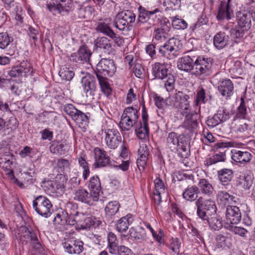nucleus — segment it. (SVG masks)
Returning <instances> with one entry per match:
<instances>
[{"label":"nucleus","mask_w":255,"mask_h":255,"mask_svg":"<svg viewBox=\"0 0 255 255\" xmlns=\"http://www.w3.org/2000/svg\"><path fill=\"white\" fill-rule=\"evenodd\" d=\"M188 53L191 54L190 52ZM195 56L192 54L184 55L178 61L177 67L179 70L192 74L203 79L212 73V62L207 58L199 57L194 61Z\"/></svg>","instance_id":"obj_1"},{"label":"nucleus","mask_w":255,"mask_h":255,"mask_svg":"<svg viewBox=\"0 0 255 255\" xmlns=\"http://www.w3.org/2000/svg\"><path fill=\"white\" fill-rule=\"evenodd\" d=\"M161 17V12L158 8L148 10L145 7L140 6L138 7L137 25L141 29L147 31L151 28V25L158 22Z\"/></svg>","instance_id":"obj_2"},{"label":"nucleus","mask_w":255,"mask_h":255,"mask_svg":"<svg viewBox=\"0 0 255 255\" xmlns=\"http://www.w3.org/2000/svg\"><path fill=\"white\" fill-rule=\"evenodd\" d=\"M189 96L182 91H178L167 99L169 104L180 109L183 115L191 111Z\"/></svg>","instance_id":"obj_3"},{"label":"nucleus","mask_w":255,"mask_h":255,"mask_svg":"<svg viewBox=\"0 0 255 255\" xmlns=\"http://www.w3.org/2000/svg\"><path fill=\"white\" fill-rule=\"evenodd\" d=\"M38 234V231L29 229L23 226L19 227L18 233V237L21 241L26 243L29 242L31 247L35 250H39L42 248Z\"/></svg>","instance_id":"obj_4"},{"label":"nucleus","mask_w":255,"mask_h":255,"mask_svg":"<svg viewBox=\"0 0 255 255\" xmlns=\"http://www.w3.org/2000/svg\"><path fill=\"white\" fill-rule=\"evenodd\" d=\"M137 113V110L132 107L124 110L119 124L122 130L128 131L137 124L138 119Z\"/></svg>","instance_id":"obj_5"},{"label":"nucleus","mask_w":255,"mask_h":255,"mask_svg":"<svg viewBox=\"0 0 255 255\" xmlns=\"http://www.w3.org/2000/svg\"><path fill=\"white\" fill-rule=\"evenodd\" d=\"M182 46L180 41L176 38H170L163 45L159 48V53L161 56L167 58L174 57L177 55V52Z\"/></svg>","instance_id":"obj_6"},{"label":"nucleus","mask_w":255,"mask_h":255,"mask_svg":"<svg viewBox=\"0 0 255 255\" xmlns=\"http://www.w3.org/2000/svg\"><path fill=\"white\" fill-rule=\"evenodd\" d=\"M33 208L41 216L48 218L51 214L53 209L50 200L43 196H38L33 201Z\"/></svg>","instance_id":"obj_7"},{"label":"nucleus","mask_w":255,"mask_h":255,"mask_svg":"<svg viewBox=\"0 0 255 255\" xmlns=\"http://www.w3.org/2000/svg\"><path fill=\"white\" fill-rule=\"evenodd\" d=\"M197 207V214L198 216L201 219H208L207 214L204 212V209L209 210L211 213L216 212V207L215 202L210 199L204 200V199L200 197L196 200L195 202Z\"/></svg>","instance_id":"obj_8"},{"label":"nucleus","mask_w":255,"mask_h":255,"mask_svg":"<svg viewBox=\"0 0 255 255\" xmlns=\"http://www.w3.org/2000/svg\"><path fill=\"white\" fill-rule=\"evenodd\" d=\"M94 46L97 51H102L105 54L115 55L116 53L115 45L107 37H98L94 41Z\"/></svg>","instance_id":"obj_9"},{"label":"nucleus","mask_w":255,"mask_h":255,"mask_svg":"<svg viewBox=\"0 0 255 255\" xmlns=\"http://www.w3.org/2000/svg\"><path fill=\"white\" fill-rule=\"evenodd\" d=\"M104 141L110 149L117 148L122 142V137L116 129H108L105 131Z\"/></svg>","instance_id":"obj_10"},{"label":"nucleus","mask_w":255,"mask_h":255,"mask_svg":"<svg viewBox=\"0 0 255 255\" xmlns=\"http://www.w3.org/2000/svg\"><path fill=\"white\" fill-rule=\"evenodd\" d=\"M81 84L86 97L93 99L97 89L96 78L87 74L82 78Z\"/></svg>","instance_id":"obj_11"},{"label":"nucleus","mask_w":255,"mask_h":255,"mask_svg":"<svg viewBox=\"0 0 255 255\" xmlns=\"http://www.w3.org/2000/svg\"><path fill=\"white\" fill-rule=\"evenodd\" d=\"M91 55L92 53L88 47L85 45H83L79 47L76 52L71 54L69 59L77 63H89Z\"/></svg>","instance_id":"obj_12"},{"label":"nucleus","mask_w":255,"mask_h":255,"mask_svg":"<svg viewBox=\"0 0 255 255\" xmlns=\"http://www.w3.org/2000/svg\"><path fill=\"white\" fill-rule=\"evenodd\" d=\"M170 24L168 22H164L160 26L155 28L153 33V41L154 43H159L164 41L168 37Z\"/></svg>","instance_id":"obj_13"},{"label":"nucleus","mask_w":255,"mask_h":255,"mask_svg":"<svg viewBox=\"0 0 255 255\" xmlns=\"http://www.w3.org/2000/svg\"><path fill=\"white\" fill-rule=\"evenodd\" d=\"M97 72L103 76H112L116 71L114 61L107 58L102 59L97 65Z\"/></svg>","instance_id":"obj_14"},{"label":"nucleus","mask_w":255,"mask_h":255,"mask_svg":"<svg viewBox=\"0 0 255 255\" xmlns=\"http://www.w3.org/2000/svg\"><path fill=\"white\" fill-rule=\"evenodd\" d=\"M94 151L95 159L94 165L95 167H103L111 165V158L104 150L99 147H96Z\"/></svg>","instance_id":"obj_15"},{"label":"nucleus","mask_w":255,"mask_h":255,"mask_svg":"<svg viewBox=\"0 0 255 255\" xmlns=\"http://www.w3.org/2000/svg\"><path fill=\"white\" fill-rule=\"evenodd\" d=\"M199 112H197V109L195 111H189L187 113L184 114L185 118L183 123V127L190 132H193L198 127V122L197 117Z\"/></svg>","instance_id":"obj_16"},{"label":"nucleus","mask_w":255,"mask_h":255,"mask_svg":"<svg viewBox=\"0 0 255 255\" xmlns=\"http://www.w3.org/2000/svg\"><path fill=\"white\" fill-rule=\"evenodd\" d=\"M253 18V13L250 11H239L236 13V18L239 26L245 31L250 29L252 24L251 19Z\"/></svg>","instance_id":"obj_17"},{"label":"nucleus","mask_w":255,"mask_h":255,"mask_svg":"<svg viewBox=\"0 0 255 255\" xmlns=\"http://www.w3.org/2000/svg\"><path fill=\"white\" fill-rule=\"evenodd\" d=\"M226 218L228 224H237L241 220V213L239 207L230 205L227 207Z\"/></svg>","instance_id":"obj_18"},{"label":"nucleus","mask_w":255,"mask_h":255,"mask_svg":"<svg viewBox=\"0 0 255 255\" xmlns=\"http://www.w3.org/2000/svg\"><path fill=\"white\" fill-rule=\"evenodd\" d=\"M84 243L79 240H68L63 244L65 252L69 254H79L83 251Z\"/></svg>","instance_id":"obj_19"},{"label":"nucleus","mask_w":255,"mask_h":255,"mask_svg":"<svg viewBox=\"0 0 255 255\" xmlns=\"http://www.w3.org/2000/svg\"><path fill=\"white\" fill-rule=\"evenodd\" d=\"M231 0H228L227 2L221 1L216 16L218 20H229L233 16V11L229 5Z\"/></svg>","instance_id":"obj_20"},{"label":"nucleus","mask_w":255,"mask_h":255,"mask_svg":"<svg viewBox=\"0 0 255 255\" xmlns=\"http://www.w3.org/2000/svg\"><path fill=\"white\" fill-rule=\"evenodd\" d=\"M218 89L222 96L228 98L233 93L234 85L230 79H225L218 82Z\"/></svg>","instance_id":"obj_21"},{"label":"nucleus","mask_w":255,"mask_h":255,"mask_svg":"<svg viewBox=\"0 0 255 255\" xmlns=\"http://www.w3.org/2000/svg\"><path fill=\"white\" fill-rule=\"evenodd\" d=\"M88 187L93 195V201H97L99 198V193L101 190V182L97 175L90 178Z\"/></svg>","instance_id":"obj_22"},{"label":"nucleus","mask_w":255,"mask_h":255,"mask_svg":"<svg viewBox=\"0 0 255 255\" xmlns=\"http://www.w3.org/2000/svg\"><path fill=\"white\" fill-rule=\"evenodd\" d=\"M232 159L238 163H247L252 159V154L248 151H242L237 149L231 150Z\"/></svg>","instance_id":"obj_23"},{"label":"nucleus","mask_w":255,"mask_h":255,"mask_svg":"<svg viewBox=\"0 0 255 255\" xmlns=\"http://www.w3.org/2000/svg\"><path fill=\"white\" fill-rule=\"evenodd\" d=\"M233 239L231 234H218L216 237V245L218 248L230 249L232 246Z\"/></svg>","instance_id":"obj_24"},{"label":"nucleus","mask_w":255,"mask_h":255,"mask_svg":"<svg viewBox=\"0 0 255 255\" xmlns=\"http://www.w3.org/2000/svg\"><path fill=\"white\" fill-rule=\"evenodd\" d=\"M67 178L62 174H57L53 181H48L47 184L51 186L54 190H60L61 191L65 190L67 183Z\"/></svg>","instance_id":"obj_25"},{"label":"nucleus","mask_w":255,"mask_h":255,"mask_svg":"<svg viewBox=\"0 0 255 255\" xmlns=\"http://www.w3.org/2000/svg\"><path fill=\"white\" fill-rule=\"evenodd\" d=\"M230 41V37L226 33L219 32L214 37L213 44L216 48L221 49L227 46Z\"/></svg>","instance_id":"obj_26"},{"label":"nucleus","mask_w":255,"mask_h":255,"mask_svg":"<svg viewBox=\"0 0 255 255\" xmlns=\"http://www.w3.org/2000/svg\"><path fill=\"white\" fill-rule=\"evenodd\" d=\"M77 209L78 205L77 204L69 202L66 204V209L63 211L70 221L72 220V223L78 222L80 220L78 219L79 212L77 211Z\"/></svg>","instance_id":"obj_27"},{"label":"nucleus","mask_w":255,"mask_h":255,"mask_svg":"<svg viewBox=\"0 0 255 255\" xmlns=\"http://www.w3.org/2000/svg\"><path fill=\"white\" fill-rule=\"evenodd\" d=\"M74 199L83 203L91 204L93 201V197L91 193L90 194L84 189H79L75 193Z\"/></svg>","instance_id":"obj_28"},{"label":"nucleus","mask_w":255,"mask_h":255,"mask_svg":"<svg viewBox=\"0 0 255 255\" xmlns=\"http://www.w3.org/2000/svg\"><path fill=\"white\" fill-rule=\"evenodd\" d=\"M132 221V215L130 214H128L126 216L121 218L116 224L117 231L120 233L126 232Z\"/></svg>","instance_id":"obj_29"},{"label":"nucleus","mask_w":255,"mask_h":255,"mask_svg":"<svg viewBox=\"0 0 255 255\" xmlns=\"http://www.w3.org/2000/svg\"><path fill=\"white\" fill-rule=\"evenodd\" d=\"M198 188L199 192L208 197L211 196L214 194V189L212 185L209 181L205 179H201L198 183Z\"/></svg>","instance_id":"obj_30"},{"label":"nucleus","mask_w":255,"mask_h":255,"mask_svg":"<svg viewBox=\"0 0 255 255\" xmlns=\"http://www.w3.org/2000/svg\"><path fill=\"white\" fill-rule=\"evenodd\" d=\"M249 125L243 119L234 118L231 124V128L237 133H241L248 130Z\"/></svg>","instance_id":"obj_31"},{"label":"nucleus","mask_w":255,"mask_h":255,"mask_svg":"<svg viewBox=\"0 0 255 255\" xmlns=\"http://www.w3.org/2000/svg\"><path fill=\"white\" fill-rule=\"evenodd\" d=\"M199 190L197 186H189L183 192V197L187 201L192 202L196 200L198 198Z\"/></svg>","instance_id":"obj_32"},{"label":"nucleus","mask_w":255,"mask_h":255,"mask_svg":"<svg viewBox=\"0 0 255 255\" xmlns=\"http://www.w3.org/2000/svg\"><path fill=\"white\" fill-rule=\"evenodd\" d=\"M168 69L163 64L156 63L152 66V73L155 78L162 79L168 73Z\"/></svg>","instance_id":"obj_33"},{"label":"nucleus","mask_w":255,"mask_h":255,"mask_svg":"<svg viewBox=\"0 0 255 255\" xmlns=\"http://www.w3.org/2000/svg\"><path fill=\"white\" fill-rule=\"evenodd\" d=\"M135 127V132L138 138L144 139L149 134V128L148 123L141 122L136 124Z\"/></svg>","instance_id":"obj_34"},{"label":"nucleus","mask_w":255,"mask_h":255,"mask_svg":"<svg viewBox=\"0 0 255 255\" xmlns=\"http://www.w3.org/2000/svg\"><path fill=\"white\" fill-rule=\"evenodd\" d=\"M120 206L119 203L117 201L109 202L105 208L106 218H112L118 212Z\"/></svg>","instance_id":"obj_35"},{"label":"nucleus","mask_w":255,"mask_h":255,"mask_svg":"<svg viewBox=\"0 0 255 255\" xmlns=\"http://www.w3.org/2000/svg\"><path fill=\"white\" fill-rule=\"evenodd\" d=\"M183 138L174 132H171L168 134L166 139L167 144L172 150H174L177 148L178 143Z\"/></svg>","instance_id":"obj_36"},{"label":"nucleus","mask_w":255,"mask_h":255,"mask_svg":"<svg viewBox=\"0 0 255 255\" xmlns=\"http://www.w3.org/2000/svg\"><path fill=\"white\" fill-rule=\"evenodd\" d=\"M97 79L99 81L101 91L106 96L110 95L112 89L108 81V79L105 76L100 75L99 73H96Z\"/></svg>","instance_id":"obj_37"},{"label":"nucleus","mask_w":255,"mask_h":255,"mask_svg":"<svg viewBox=\"0 0 255 255\" xmlns=\"http://www.w3.org/2000/svg\"><path fill=\"white\" fill-rule=\"evenodd\" d=\"M205 224L209 225L212 230L219 231L223 227L221 218L217 217H213L210 218L208 217V219H202Z\"/></svg>","instance_id":"obj_38"},{"label":"nucleus","mask_w":255,"mask_h":255,"mask_svg":"<svg viewBox=\"0 0 255 255\" xmlns=\"http://www.w3.org/2000/svg\"><path fill=\"white\" fill-rule=\"evenodd\" d=\"M217 198L224 205L231 204L236 202V198L233 195H230L224 191H219L217 195Z\"/></svg>","instance_id":"obj_39"},{"label":"nucleus","mask_w":255,"mask_h":255,"mask_svg":"<svg viewBox=\"0 0 255 255\" xmlns=\"http://www.w3.org/2000/svg\"><path fill=\"white\" fill-rule=\"evenodd\" d=\"M233 172L230 169H223L218 171L220 181L225 185H228L233 178Z\"/></svg>","instance_id":"obj_40"},{"label":"nucleus","mask_w":255,"mask_h":255,"mask_svg":"<svg viewBox=\"0 0 255 255\" xmlns=\"http://www.w3.org/2000/svg\"><path fill=\"white\" fill-rule=\"evenodd\" d=\"M72 119L80 128H84L88 123V118L87 116L79 110Z\"/></svg>","instance_id":"obj_41"},{"label":"nucleus","mask_w":255,"mask_h":255,"mask_svg":"<svg viewBox=\"0 0 255 255\" xmlns=\"http://www.w3.org/2000/svg\"><path fill=\"white\" fill-rule=\"evenodd\" d=\"M225 156V153L224 152H219L210 157L207 158L204 161V164L208 166L219 162L224 161Z\"/></svg>","instance_id":"obj_42"},{"label":"nucleus","mask_w":255,"mask_h":255,"mask_svg":"<svg viewBox=\"0 0 255 255\" xmlns=\"http://www.w3.org/2000/svg\"><path fill=\"white\" fill-rule=\"evenodd\" d=\"M206 94L205 90L201 87L199 89L195 97V99L193 104L194 108H198L197 112H200V103H205Z\"/></svg>","instance_id":"obj_43"},{"label":"nucleus","mask_w":255,"mask_h":255,"mask_svg":"<svg viewBox=\"0 0 255 255\" xmlns=\"http://www.w3.org/2000/svg\"><path fill=\"white\" fill-rule=\"evenodd\" d=\"M13 41L12 37L6 32L0 33V49H6Z\"/></svg>","instance_id":"obj_44"},{"label":"nucleus","mask_w":255,"mask_h":255,"mask_svg":"<svg viewBox=\"0 0 255 255\" xmlns=\"http://www.w3.org/2000/svg\"><path fill=\"white\" fill-rule=\"evenodd\" d=\"M129 235L131 238L137 240H144L146 238V234L144 229L142 227L136 229L131 228L129 230Z\"/></svg>","instance_id":"obj_45"},{"label":"nucleus","mask_w":255,"mask_h":255,"mask_svg":"<svg viewBox=\"0 0 255 255\" xmlns=\"http://www.w3.org/2000/svg\"><path fill=\"white\" fill-rule=\"evenodd\" d=\"M229 70L231 74L235 76L241 75L243 72L242 63L238 60L231 62Z\"/></svg>","instance_id":"obj_46"},{"label":"nucleus","mask_w":255,"mask_h":255,"mask_svg":"<svg viewBox=\"0 0 255 255\" xmlns=\"http://www.w3.org/2000/svg\"><path fill=\"white\" fill-rule=\"evenodd\" d=\"M177 146L175 150H177L182 157H187L189 156V146L185 140L182 138Z\"/></svg>","instance_id":"obj_47"},{"label":"nucleus","mask_w":255,"mask_h":255,"mask_svg":"<svg viewBox=\"0 0 255 255\" xmlns=\"http://www.w3.org/2000/svg\"><path fill=\"white\" fill-rule=\"evenodd\" d=\"M96 29L98 32L102 33L108 37L111 36L114 32L108 24L104 22H99L97 23Z\"/></svg>","instance_id":"obj_48"},{"label":"nucleus","mask_w":255,"mask_h":255,"mask_svg":"<svg viewBox=\"0 0 255 255\" xmlns=\"http://www.w3.org/2000/svg\"><path fill=\"white\" fill-rule=\"evenodd\" d=\"M101 221L94 217L88 216L84 218L82 226L86 229L91 227H96L101 224Z\"/></svg>","instance_id":"obj_49"},{"label":"nucleus","mask_w":255,"mask_h":255,"mask_svg":"<svg viewBox=\"0 0 255 255\" xmlns=\"http://www.w3.org/2000/svg\"><path fill=\"white\" fill-rule=\"evenodd\" d=\"M162 80H164V86L167 91L170 92L174 89L175 79L172 74L168 73Z\"/></svg>","instance_id":"obj_50"},{"label":"nucleus","mask_w":255,"mask_h":255,"mask_svg":"<svg viewBox=\"0 0 255 255\" xmlns=\"http://www.w3.org/2000/svg\"><path fill=\"white\" fill-rule=\"evenodd\" d=\"M172 18V26L177 29H185L188 26L187 23L182 18L176 16L173 17Z\"/></svg>","instance_id":"obj_51"},{"label":"nucleus","mask_w":255,"mask_h":255,"mask_svg":"<svg viewBox=\"0 0 255 255\" xmlns=\"http://www.w3.org/2000/svg\"><path fill=\"white\" fill-rule=\"evenodd\" d=\"M114 25L120 30H124L128 27V24L118 13L115 17Z\"/></svg>","instance_id":"obj_52"},{"label":"nucleus","mask_w":255,"mask_h":255,"mask_svg":"<svg viewBox=\"0 0 255 255\" xmlns=\"http://www.w3.org/2000/svg\"><path fill=\"white\" fill-rule=\"evenodd\" d=\"M163 5L166 7V9L176 10L181 6V0H164Z\"/></svg>","instance_id":"obj_53"},{"label":"nucleus","mask_w":255,"mask_h":255,"mask_svg":"<svg viewBox=\"0 0 255 255\" xmlns=\"http://www.w3.org/2000/svg\"><path fill=\"white\" fill-rule=\"evenodd\" d=\"M122 18L129 24L134 22L136 15L131 10L122 11L118 13Z\"/></svg>","instance_id":"obj_54"},{"label":"nucleus","mask_w":255,"mask_h":255,"mask_svg":"<svg viewBox=\"0 0 255 255\" xmlns=\"http://www.w3.org/2000/svg\"><path fill=\"white\" fill-rule=\"evenodd\" d=\"M59 74L62 79L67 81L71 80L74 76V72L66 67L61 68Z\"/></svg>","instance_id":"obj_55"},{"label":"nucleus","mask_w":255,"mask_h":255,"mask_svg":"<svg viewBox=\"0 0 255 255\" xmlns=\"http://www.w3.org/2000/svg\"><path fill=\"white\" fill-rule=\"evenodd\" d=\"M181 243L180 240L177 238H172L170 240L169 248L173 253L178 255L180 253V248Z\"/></svg>","instance_id":"obj_56"},{"label":"nucleus","mask_w":255,"mask_h":255,"mask_svg":"<svg viewBox=\"0 0 255 255\" xmlns=\"http://www.w3.org/2000/svg\"><path fill=\"white\" fill-rule=\"evenodd\" d=\"M241 103L237 109V113L234 118L244 119L247 114V108L243 98H241Z\"/></svg>","instance_id":"obj_57"},{"label":"nucleus","mask_w":255,"mask_h":255,"mask_svg":"<svg viewBox=\"0 0 255 255\" xmlns=\"http://www.w3.org/2000/svg\"><path fill=\"white\" fill-rule=\"evenodd\" d=\"M215 116L217 118L220 124L226 122L230 118V114L228 112H226L224 110H219Z\"/></svg>","instance_id":"obj_58"},{"label":"nucleus","mask_w":255,"mask_h":255,"mask_svg":"<svg viewBox=\"0 0 255 255\" xmlns=\"http://www.w3.org/2000/svg\"><path fill=\"white\" fill-rule=\"evenodd\" d=\"M21 69L22 73H24L25 75H30L32 74L33 71L32 67L30 63L27 61H23L20 64Z\"/></svg>","instance_id":"obj_59"},{"label":"nucleus","mask_w":255,"mask_h":255,"mask_svg":"<svg viewBox=\"0 0 255 255\" xmlns=\"http://www.w3.org/2000/svg\"><path fill=\"white\" fill-rule=\"evenodd\" d=\"M29 37L33 40V43L36 45V42L37 41L38 37H40L39 30L37 28H34L31 26L28 28V33Z\"/></svg>","instance_id":"obj_60"},{"label":"nucleus","mask_w":255,"mask_h":255,"mask_svg":"<svg viewBox=\"0 0 255 255\" xmlns=\"http://www.w3.org/2000/svg\"><path fill=\"white\" fill-rule=\"evenodd\" d=\"M64 147V145L63 143H60L58 141H54L52 145L50 147L51 152L53 153H61L63 151Z\"/></svg>","instance_id":"obj_61"},{"label":"nucleus","mask_w":255,"mask_h":255,"mask_svg":"<svg viewBox=\"0 0 255 255\" xmlns=\"http://www.w3.org/2000/svg\"><path fill=\"white\" fill-rule=\"evenodd\" d=\"M63 111L65 113H66V114L72 118L78 110L72 104H69L64 105Z\"/></svg>","instance_id":"obj_62"},{"label":"nucleus","mask_w":255,"mask_h":255,"mask_svg":"<svg viewBox=\"0 0 255 255\" xmlns=\"http://www.w3.org/2000/svg\"><path fill=\"white\" fill-rule=\"evenodd\" d=\"M53 221L55 223L59 224H63L67 222L69 223L70 222L63 211L61 215L60 214H57L56 216L54 217Z\"/></svg>","instance_id":"obj_63"},{"label":"nucleus","mask_w":255,"mask_h":255,"mask_svg":"<svg viewBox=\"0 0 255 255\" xmlns=\"http://www.w3.org/2000/svg\"><path fill=\"white\" fill-rule=\"evenodd\" d=\"M208 18L206 17V16L202 15L197 20V21L192 26H191V28L194 30L197 28H200L201 26L203 25H206L208 23Z\"/></svg>","instance_id":"obj_64"}]
</instances>
